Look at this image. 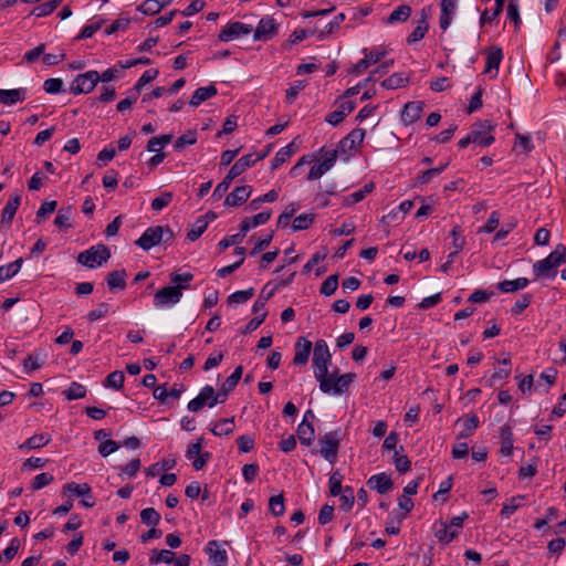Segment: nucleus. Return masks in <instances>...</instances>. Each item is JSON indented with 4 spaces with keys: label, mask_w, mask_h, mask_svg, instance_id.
I'll list each match as a JSON object with an SVG mask.
<instances>
[{
    "label": "nucleus",
    "mask_w": 566,
    "mask_h": 566,
    "mask_svg": "<svg viewBox=\"0 0 566 566\" xmlns=\"http://www.w3.org/2000/svg\"><path fill=\"white\" fill-rule=\"evenodd\" d=\"M109 258V248L105 244H97L78 253L77 262L90 269H96L102 266L103 263H106Z\"/></svg>",
    "instance_id": "20e7f679"
},
{
    "label": "nucleus",
    "mask_w": 566,
    "mask_h": 566,
    "mask_svg": "<svg viewBox=\"0 0 566 566\" xmlns=\"http://www.w3.org/2000/svg\"><path fill=\"white\" fill-rule=\"evenodd\" d=\"M503 57L502 50L500 48H495L490 51L486 55V64L484 73H490L492 70L497 71Z\"/></svg>",
    "instance_id": "c9c22d12"
},
{
    "label": "nucleus",
    "mask_w": 566,
    "mask_h": 566,
    "mask_svg": "<svg viewBox=\"0 0 566 566\" xmlns=\"http://www.w3.org/2000/svg\"><path fill=\"white\" fill-rule=\"evenodd\" d=\"M50 441H51V436H49V434H43V433L34 434V436L30 437L29 439H27L19 448L21 450L39 449V448H42V447L49 444Z\"/></svg>",
    "instance_id": "473e14b6"
},
{
    "label": "nucleus",
    "mask_w": 566,
    "mask_h": 566,
    "mask_svg": "<svg viewBox=\"0 0 566 566\" xmlns=\"http://www.w3.org/2000/svg\"><path fill=\"white\" fill-rule=\"evenodd\" d=\"M206 553L209 555L210 563L213 566H227V564H228L227 551L219 549L217 541L208 542V544L206 546Z\"/></svg>",
    "instance_id": "4be33fe9"
},
{
    "label": "nucleus",
    "mask_w": 566,
    "mask_h": 566,
    "mask_svg": "<svg viewBox=\"0 0 566 566\" xmlns=\"http://www.w3.org/2000/svg\"><path fill=\"white\" fill-rule=\"evenodd\" d=\"M64 495H74L82 497L81 504L84 507H93L95 505V497L92 494V488L87 483L69 482L63 486Z\"/></svg>",
    "instance_id": "1a4fd4ad"
},
{
    "label": "nucleus",
    "mask_w": 566,
    "mask_h": 566,
    "mask_svg": "<svg viewBox=\"0 0 566 566\" xmlns=\"http://www.w3.org/2000/svg\"><path fill=\"white\" fill-rule=\"evenodd\" d=\"M408 78L402 73H395L381 82V86L387 90H395L405 86Z\"/></svg>",
    "instance_id": "79ce46f5"
},
{
    "label": "nucleus",
    "mask_w": 566,
    "mask_h": 566,
    "mask_svg": "<svg viewBox=\"0 0 566 566\" xmlns=\"http://www.w3.org/2000/svg\"><path fill=\"white\" fill-rule=\"evenodd\" d=\"M394 465L400 473H406L411 468V462L406 454H400L399 450L395 451Z\"/></svg>",
    "instance_id": "864d4df0"
},
{
    "label": "nucleus",
    "mask_w": 566,
    "mask_h": 566,
    "mask_svg": "<svg viewBox=\"0 0 566 566\" xmlns=\"http://www.w3.org/2000/svg\"><path fill=\"white\" fill-rule=\"evenodd\" d=\"M253 295H254L253 287H250V289L243 290V291H237L228 297V303L242 304V303H245L248 300H250Z\"/></svg>",
    "instance_id": "5fc2aeb1"
},
{
    "label": "nucleus",
    "mask_w": 566,
    "mask_h": 566,
    "mask_svg": "<svg viewBox=\"0 0 566 566\" xmlns=\"http://www.w3.org/2000/svg\"><path fill=\"white\" fill-rule=\"evenodd\" d=\"M234 430V418H224L219 420L211 429L214 436H228Z\"/></svg>",
    "instance_id": "e433bc0d"
},
{
    "label": "nucleus",
    "mask_w": 566,
    "mask_h": 566,
    "mask_svg": "<svg viewBox=\"0 0 566 566\" xmlns=\"http://www.w3.org/2000/svg\"><path fill=\"white\" fill-rule=\"evenodd\" d=\"M423 102H409L405 105L401 113V120L405 125H411L417 122L423 112Z\"/></svg>",
    "instance_id": "aec40b11"
},
{
    "label": "nucleus",
    "mask_w": 566,
    "mask_h": 566,
    "mask_svg": "<svg viewBox=\"0 0 566 566\" xmlns=\"http://www.w3.org/2000/svg\"><path fill=\"white\" fill-rule=\"evenodd\" d=\"M365 135L366 132L363 128L353 129L339 142L338 150L343 154H346L347 151L355 149L363 143Z\"/></svg>",
    "instance_id": "dca6fc26"
},
{
    "label": "nucleus",
    "mask_w": 566,
    "mask_h": 566,
    "mask_svg": "<svg viewBox=\"0 0 566 566\" xmlns=\"http://www.w3.org/2000/svg\"><path fill=\"white\" fill-rule=\"evenodd\" d=\"M170 282L174 284V286H179L180 291L187 290L189 287L188 283L192 281L193 274L190 272H186L182 274L172 272L169 275Z\"/></svg>",
    "instance_id": "c03bdc74"
},
{
    "label": "nucleus",
    "mask_w": 566,
    "mask_h": 566,
    "mask_svg": "<svg viewBox=\"0 0 566 566\" xmlns=\"http://www.w3.org/2000/svg\"><path fill=\"white\" fill-rule=\"evenodd\" d=\"M243 367L238 366L233 373L226 379V381L222 384L220 390L218 391L219 397L221 398L222 402H224L228 398V395L235 388L239 380L242 377Z\"/></svg>",
    "instance_id": "5701e85b"
},
{
    "label": "nucleus",
    "mask_w": 566,
    "mask_h": 566,
    "mask_svg": "<svg viewBox=\"0 0 566 566\" xmlns=\"http://www.w3.org/2000/svg\"><path fill=\"white\" fill-rule=\"evenodd\" d=\"M252 187L251 186H239L235 187L224 200L226 207H240L243 205L251 196Z\"/></svg>",
    "instance_id": "a211bd4d"
},
{
    "label": "nucleus",
    "mask_w": 566,
    "mask_h": 566,
    "mask_svg": "<svg viewBox=\"0 0 566 566\" xmlns=\"http://www.w3.org/2000/svg\"><path fill=\"white\" fill-rule=\"evenodd\" d=\"M321 446L319 453L331 464L337 461V453L340 443L339 431H329L318 439Z\"/></svg>",
    "instance_id": "423d86ee"
},
{
    "label": "nucleus",
    "mask_w": 566,
    "mask_h": 566,
    "mask_svg": "<svg viewBox=\"0 0 566 566\" xmlns=\"http://www.w3.org/2000/svg\"><path fill=\"white\" fill-rule=\"evenodd\" d=\"M563 264L559 249L551 252L545 259L533 264V273L535 277L553 279L557 275V268Z\"/></svg>",
    "instance_id": "39448f33"
},
{
    "label": "nucleus",
    "mask_w": 566,
    "mask_h": 566,
    "mask_svg": "<svg viewBox=\"0 0 566 566\" xmlns=\"http://www.w3.org/2000/svg\"><path fill=\"white\" fill-rule=\"evenodd\" d=\"M197 142V132L196 130H188L187 133L179 136L175 144L174 148L177 151H181L186 146L193 145Z\"/></svg>",
    "instance_id": "37998d69"
},
{
    "label": "nucleus",
    "mask_w": 566,
    "mask_h": 566,
    "mask_svg": "<svg viewBox=\"0 0 566 566\" xmlns=\"http://www.w3.org/2000/svg\"><path fill=\"white\" fill-rule=\"evenodd\" d=\"M208 220L205 218H198L191 230L187 233V239L196 241L207 229Z\"/></svg>",
    "instance_id": "603ef678"
},
{
    "label": "nucleus",
    "mask_w": 566,
    "mask_h": 566,
    "mask_svg": "<svg viewBox=\"0 0 566 566\" xmlns=\"http://www.w3.org/2000/svg\"><path fill=\"white\" fill-rule=\"evenodd\" d=\"M342 481H343V476L342 474L338 472V471H335L334 473H332V475L329 476V493L333 495V496H337L342 493Z\"/></svg>",
    "instance_id": "69168bd1"
},
{
    "label": "nucleus",
    "mask_w": 566,
    "mask_h": 566,
    "mask_svg": "<svg viewBox=\"0 0 566 566\" xmlns=\"http://www.w3.org/2000/svg\"><path fill=\"white\" fill-rule=\"evenodd\" d=\"M62 2V0H49L46 2H43L39 6H36L32 11L31 14L41 18L51 14Z\"/></svg>",
    "instance_id": "4c0bfd02"
},
{
    "label": "nucleus",
    "mask_w": 566,
    "mask_h": 566,
    "mask_svg": "<svg viewBox=\"0 0 566 566\" xmlns=\"http://www.w3.org/2000/svg\"><path fill=\"white\" fill-rule=\"evenodd\" d=\"M158 74H159V72L156 69L146 70L133 87V91L135 92V94L138 95L140 93L142 88L146 84L153 82L158 76Z\"/></svg>",
    "instance_id": "ea45409f"
},
{
    "label": "nucleus",
    "mask_w": 566,
    "mask_h": 566,
    "mask_svg": "<svg viewBox=\"0 0 566 566\" xmlns=\"http://www.w3.org/2000/svg\"><path fill=\"white\" fill-rule=\"evenodd\" d=\"M266 155H268V153H264L256 157H254L253 154L244 155L234 163V165L230 168L228 174L233 179H235L238 176L243 174L248 168L253 166L256 161L262 160Z\"/></svg>",
    "instance_id": "f3484780"
},
{
    "label": "nucleus",
    "mask_w": 566,
    "mask_h": 566,
    "mask_svg": "<svg viewBox=\"0 0 566 566\" xmlns=\"http://www.w3.org/2000/svg\"><path fill=\"white\" fill-rule=\"evenodd\" d=\"M253 31L252 25L242 22L228 23L219 33L218 39L222 42H229Z\"/></svg>",
    "instance_id": "ddd939ff"
},
{
    "label": "nucleus",
    "mask_w": 566,
    "mask_h": 566,
    "mask_svg": "<svg viewBox=\"0 0 566 566\" xmlns=\"http://www.w3.org/2000/svg\"><path fill=\"white\" fill-rule=\"evenodd\" d=\"M505 0H495V9L492 13H490L488 10H484V12L481 14L480 18V25L483 27L488 22L494 21L503 11Z\"/></svg>",
    "instance_id": "49530a36"
},
{
    "label": "nucleus",
    "mask_w": 566,
    "mask_h": 566,
    "mask_svg": "<svg viewBox=\"0 0 566 566\" xmlns=\"http://www.w3.org/2000/svg\"><path fill=\"white\" fill-rule=\"evenodd\" d=\"M458 0H441L440 28L447 30L455 13Z\"/></svg>",
    "instance_id": "b1692460"
},
{
    "label": "nucleus",
    "mask_w": 566,
    "mask_h": 566,
    "mask_svg": "<svg viewBox=\"0 0 566 566\" xmlns=\"http://www.w3.org/2000/svg\"><path fill=\"white\" fill-rule=\"evenodd\" d=\"M269 510L274 516H282L285 512L284 496L277 494L269 500Z\"/></svg>",
    "instance_id": "a18cd8bd"
},
{
    "label": "nucleus",
    "mask_w": 566,
    "mask_h": 566,
    "mask_svg": "<svg viewBox=\"0 0 566 566\" xmlns=\"http://www.w3.org/2000/svg\"><path fill=\"white\" fill-rule=\"evenodd\" d=\"M124 380H125L124 373L120 370H115L106 377L104 385L106 387H111L116 390H119L123 388Z\"/></svg>",
    "instance_id": "de8ad7c7"
},
{
    "label": "nucleus",
    "mask_w": 566,
    "mask_h": 566,
    "mask_svg": "<svg viewBox=\"0 0 566 566\" xmlns=\"http://www.w3.org/2000/svg\"><path fill=\"white\" fill-rule=\"evenodd\" d=\"M294 142H292L290 145L281 148L274 156L272 160L271 168L272 170L277 169L281 165H283L286 160L290 159V157L295 153V149L293 148Z\"/></svg>",
    "instance_id": "f704fd0d"
},
{
    "label": "nucleus",
    "mask_w": 566,
    "mask_h": 566,
    "mask_svg": "<svg viewBox=\"0 0 566 566\" xmlns=\"http://www.w3.org/2000/svg\"><path fill=\"white\" fill-rule=\"evenodd\" d=\"M22 262L23 260L20 258L9 263L7 266H0V283L14 276L19 272Z\"/></svg>",
    "instance_id": "a19ab883"
},
{
    "label": "nucleus",
    "mask_w": 566,
    "mask_h": 566,
    "mask_svg": "<svg viewBox=\"0 0 566 566\" xmlns=\"http://www.w3.org/2000/svg\"><path fill=\"white\" fill-rule=\"evenodd\" d=\"M494 125L490 120H480L472 126L471 132L458 145L460 148H465L470 144H478L481 146H490L494 142V136L491 134Z\"/></svg>",
    "instance_id": "f03ea898"
},
{
    "label": "nucleus",
    "mask_w": 566,
    "mask_h": 566,
    "mask_svg": "<svg viewBox=\"0 0 566 566\" xmlns=\"http://www.w3.org/2000/svg\"><path fill=\"white\" fill-rule=\"evenodd\" d=\"M126 271L115 270L108 273L106 277L107 285L111 290H124L126 287Z\"/></svg>",
    "instance_id": "7c9ffc66"
},
{
    "label": "nucleus",
    "mask_w": 566,
    "mask_h": 566,
    "mask_svg": "<svg viewBox=\"0 0 566 566\" xmlns=\"http://www.w3.org/2000/svg\"><path fill=\"white\" fill-rule=\"evenodd\" d=\"M295 355L293 358V364L303 366L307 363L311 350L312 343L305 337H298L294 345Z\"/></svg>",
    "instance_id": "6ab92c4d"
},
{
    "label": "nucleus",
    "mask_w": 566,
    "mask_h": 566,
    "mask_svg": "<svg viewBox=\"0 0 566 566\" xmlns=\"http://www.w3.org/2000/svg\"><path fill=\"white\" fill-rule=\"evenodd\" d=\"M163 8H165V3H160V0H145L138 7V10L144 14L153 15L158 13Z\"/></svg>",
    "instance_id": "09e8293b"
},
{
    "label": "nucleus",
    "mask_w": 566,
    "mask_h": 566,
    "mask_svg": "<svg viewBox=\"0 0 566 566\" xmlns=\"http://www.w3.org/2000/svg\"><path fill=\"white\" fill-rule=\"evenodd\" d=\"M174 555L175 554L171 551H168V549H161V551L153 549L151 554H150V557H149V563L151 565H156V564H159V563L169 564V563H172Z\"/></svg>",
    "instance_id": "58836bf2"
},
{
    "label": "nucleus",
    "mask_w": 566,
    "mask_h": 566,
    "mask_svg": "<svg viewBox=\"0 0 566 566\" xmlns=\"http://www.w3.org/2000/svg\"><path fill=\"white\" fill-rule=\"evenodd\" d=\"M21 197L19 193H15L12 196L8 202L6 203L2 214H1V222L6 224H10L13 220V217L20 206Z\"/></svg>",
    "instance_id": "bb28decb"
},
{
    "label": "nucleus",
    "mask_w": 566,
    "mask_h": 566,
    "mask_svg": "<svg viewBox=\"0 0 566 566\" xmlns=\"http://www.w3.org/2000/svg\"><path fill=\"white\" fill-rule=\"evenodd\" d=\"M458 422H462L463 424V430H461L457 436L458 439L468 438L480 424L479 418L474 413L460 418Z\"/></svg>",
    "instance_id": "c85d7f7f"
},
{
    "label": "nucleus",
    "mask_w": 566,
    "mask_h": 566,
    "mask_svg": "<svg viewBox=\"0 0 566 566\" xmlns=\"http://www.w3.org/2000/svg\"><path fill=\"white\" fill-rule=\"evenodd\" d=\"M314 31L306 30V29H296L293 31V33L290 35L289 40L285 43V46L294 45L304 39H306L310 35H313Z\"/></svg>",
    "instance_id": "e2e57ef3"
},
{
    "label": "nucleus",
    "mask_w": 566,
    "mask_h": 566,
    "mask_svg": "<svg viewBox=\"0 0 566 566\" xmlns=\"http://www.w3.org/2000/svg\"><path fill=\"white\" fill-rule=\"evenodd\" d=\"M109 304L108 303H99L95 310H92L87 314V319L90 322H95L97 319H101L105 317L109 312Z\"/></svg>",
    "instance_id": "0e129e2a"
},
{
    "label": "nucleus",
    "mask_w": 566,
    "mask_h": 566,
    "mask_svg": "<svg viewBox=\"0 0 566 566\" xmlns=\"http://www.w3.org/2000/svg\"><path fill=\"white\" fill-rule=\"evenodd\" d=\"M218 403H223L219 394L214 391L212 386L207 385L200 390L196 398L189 401L188 410L191 412H198L205 406L212 408Z\"/></svg>",
    "instance_id": "6e6552de"
},
{
    "label": "nucleus",
    "mask_w": 566,
    "mask_h": 566,
    "mask_svg": "<svg viewBox=\"0 0 566 566\" xmlns=\"http://www.w3.org/2000/svg\"><path fill=\"white\" fill-rule=\"evenodd\" d=\"M27 98L25 88L1 90L0 88V103L3 105H13L18 102H23Z\"/></svg>",
    "instance_id": "a878e982"
},
{
    "label": "nucleus",
    "mask_w": 566,
    "mask_h": 566,
    "mask_svg": "<svg viewBox=\"0 0 566 566\" xmlns=\"http://www.w3.org/2000/svg\"><path fill=\"white\" fill-rule=\"evenodd\" d=\"M174 239V232L168 227L154 226L147 228L144 233L135 241L144 251H149L155 245L161 242H171Z\"/></svg>",
    "instance_id": "7ed1b4c3"
},
{
    "label": "nucleus",
    "mask_w": 566,
    "mask_h": 566,
    "mask_svg": "<svg viewBox=\"0 0 566 566\" xmlns=\"http://www.w3.org/2000/svg\"><path fill=\"white\" fill-rule=\"evenodd\" d=\"M276 34V23L272 17H263L254 31L255 41H268Z\"/></svg>",
    "instance_id": "4468645a"
},
{
    "label": "nucleus",
    "mask_w": 566,
    "mask_h": 566,
    "mask_svg": "<svg viewBox=\"0 0 566 566\" xmlns=\"http://www.w3.org/2000/svg\"><path fill=\"white\" fill-rule=\"evenodd\" d=\"M64 395L67 400H76L84 398L86 395V388L78 384V382H72L70 387L64 391Z\"/></svg>",
    "instance_id": "8fccbe9b"
},
{
    "label": "nucleus",
    "mask_w": 566,
    "mask_h": 566,
    "mask_svg": "<svg viewBox=\"0 0 566 566\" xmlns=\"http://www.w3.org/2000/svg\"><path fill=\"white\" fill-rule=\"evenodd\" d=\"M331 360L332 355L329 353V348L326 340H316L313 353L314 376L323 377L325 373L328 370Z\"/></svg>",
    "instance_id": "0eeeda50"
},
{
    "label": "nucleus",
    "mask_w": 566,
    "mask_h": 566,
    "mask_svg": "<svg viewBox=\"0 0 566 566\" xmlns=\"http://www.w3.org/2000/svg\"><path fill=\"white\" fill-rule=\"evenodd\" d=\"M20 548V541L18 538H12L10 541L9 546L0 554V563L2 560L10 562L17 555Z\"/></svg>",
    "instance_id": "680f3d73"
},
{
    "label": "nucleus",
    "mask_w": 566,
    "mask_h": 566,
    "mask_svg": "<svg viewBox=\"0 0 566 566\" xmlns=\"http://www.w3.org/2000/svg\"><path fill=\"white\" fill-rule=\"evenodd\" d=\"M429 30V22L427 14L424 11H422L421 19L418 21V25L415 28V30L408 35L407 42L408 44L416 43L420 40H422L426 35V33Z\"/></svg>",
    "instance_id": "cd10ccee"
},
{
    "label": "nucleus",
    "mask_w": 566,
    "mask_h": 566,
    "mask_svg": "<svg viewBox=\"0 0 566 566\" xmlns=\"http://www.w3.org/2000/svg\"><path fill=\"white\" fill-rule=\"evenodd\" d=\"M172 192H163L159 197L155 198L153 201H151V209L154 211H160L163 210L164 208H166L167 206H169V203L172 201Z\"/></svg>",
    "instance_id": "052dcab7"
},
{
    "label": "nucleus",
    "mask_w": 566,
    "mask_h": 566,
    "mask_svg": "<svg viewBox=\"0 0 566 566\" xmlns=\"http://www.w3.org/2000/svg\"><path fill=\"white\" fill-rule=\"evenodd\" d=\"M99 82V74L97 71H88L78 74L72 83L71 91L74 94H87L94 90Z\"/></svg>",
    "instance_id": "9b49d317"
},
{
    "label": "nucleus",
    "mask_w": 566,
    "mask_h": 566,
    "mask_svg": "<svg viewBox=\"0 0 566 566\" xmlns=\"http://www.w3.org/2000/svg\"><path fill=\"white\" fill-rule=\"evenodd\" d=\"M217 93H218L217 87L213 84H210V85L203 86V87H199L195 91L193 95L191 96V98L189 101V104L192 107H197L201 103L216 96Z\"/></svg>",
    "instance_id": "393cba45"
},
{
    "label": "nucleus",
    "mask_w": 566,
    "mask_h": 566,
    "mask_svg": "<svg viewBox=\"0 0 566 566\" xmlns=\"http://www.w3.org/2000/svg\"><path fill=\"white\" fill-rule=\"evenodd\" d=\"M411 15V7L407 4H401L397 7L387 18V23L394 24L397 22H405Z\"/></svg>",
    "instance_id": "72a5a7b5"
},
{
    "label": "nucleus",
    "mask_w": 566,
    "mask_h": 566,
    "mask_svg": "<svg viewBox=\"0 0 566 566\" xmlns=\"http://www.w3.org/2000/svg\"><path fill=\"white\" fill-rule=\"evenodd\" d=\"M140 520L146 525L155 526L159 523L160 515L155 509L147 507L140 512Z\"/></svg>",
    "instance_id": "6e6d98bb"
},
{
    "label": "nucleus",
    "mask_w": 566,
    "mask_h": 566,
    "mask_svg": "<svg viewBox=\"0 0 566 566\" xmlns=\"http://www.w3.org/2000/svg\"><path fill=\"white\" fill-rule=\"evenodd\" d=\"M339 500L342 502V505L340 507L348 512L352 510L353 505H354V502H355V496H354V490L353 488L350 486H346L344 490H343V493L339 494Z\"/></svg>",
    "instance_id": "bf43d9fd"
},
{
    "label": "nucleus",
    "mask_w": 566,
    "mask_h": 566,
    "mask_svg": "<svg viewBox=\"0 0 566 566\" xmlns=\"http://www.w3.org/2000/svg\"><path fill=\"white\" fill-rule=\"evenodd\" d=\"M72 210L71 208H63L57 211V214L54 219V224L59 228H71L72 224L70 222L71 220Z\"/></svg>",
    "instance_id": "13d9d810"
},
{
    "label": "nucleus",
    "mask_w": 566,
    "mask_h": 566,
    "mask_svg": "<svg viewBox=\"0 0 566 566\" xmlns=\"http://www.w3.org/2000/svg\"><path fill=\"white\" fill-rule=\"evenodd\" d=\"M119 449V444L111 439H106L102 441L98 446V452L102 457H107L111 453L117 451Z\"/></svg>",
    "instance_id": "774afa93"
},
{
    "label": "nucleus",
    "mask_w": 566,
    "mask_h": 566,
    "mask_svg": "<svg viewBox=\"0 0 566 566\" xmlns=\"http://www.w3.org/2000/svg\"><path fill=\"white\" fill-rule=\"evenodd\" d=\"M528 283L530 281L526 277H518L512 281L504 280L497 284V289L502 293H512L525 289Z\"/></svg>",
    "instance_id": "c756f323"
},
{
    "label": "nucleus",
    "mask_w": 566,
    "mask_h": 566,
    "mask_svg": "<svg viewBox=\"0 0 566 566\" xmlns=\"http://www.w3.org/2000/svg\"><path fill=\"white\" fill-rule=\"evenodd\" d=\"M367 485L369 489L376 490L379 494H386L392 489L394 483L390 476L382 472L371 475L367 481Z\"/></svg>",
    "instance_id": "412c9836"
},
{
    "label": "nucleus",
    "mask_w": 566,
    "mask_h": 566,
    "mask_svg": "<svg viewBox=\"0 0 566 566\" xmlns=\"http://www.w3.org/2000/svg\"><path fill=\"white\" fill-rule=\"evenodd\" d=\"M338 286V275H329L321 285V294L331 296L335 293Z\"/></svg>",
    "instance_id": "4d7b16f0"
},
{
    "label": "nucleus",
    "mask_w": 566,
    "mask_h": 566,
    "mask_svg": "<svg viewBox=\"0 0 566 566\" xmlns=\"http://www.w3.org/2000/svg\"><path fill=\"white\" fill-rule=\"evenodd\" d=\"M297 438L303 446L310 447L315 439V429L313 424L300 423L296 430Z\"/></svg>",
    "instance_id": "2f4dec72"
},
{
    "label": "nucleus",
    "mask_w": 566,
    "mask_h": 566,
    "mask_svg": "<svg viewBox=\"0 0 566 566\" xmlns=\"http://www.w3.org/2000/svg\"><path fill=\"white\" fill-rule=\"evenodd\" d=\"M468 518L467 513L451 518L450 524L442 523L441 528L437 531L436 536L440 542L446 544L452 542L458 536V531L463 526V522Z\"/></svg>",
    "instance_id": "f8f14e48"
},
{
    "label": "nucleus",
    "mask_w": 566,
    "mask_h": 566,
    "mask_svg": "<svg viewBox=\"0 0 566 566\" xmlns=\"http://www.w3.org/2000/svg\"><path fill=\"white\" fill-rule=\"evenodd\" d=\"M533 296L528 293L521 295V297L514 303L511 312L513 315L521 314L526 307L530 306Z\"/></svg>",
    "instance_id": "338daca9"
},
{
    "label": "nucleus",
    "mask_w": 566,
    "mask_h": 566,
    "mask_svg": "<svg viewBox=\"0 0 566 566\" xmlns=\"http://www.w3.org/2000/svg\"><path fill=\"white\" fill-rule=\"evenodd\" d=\"M385 51H370L364 50V59L359 60L353 67L350 69V74L359 75L365 70H367L371 64L379 62L385 56Z\"/></svg>",
    "instance_id": "2eb2a0df"
},
{
    "label": "nucleus",
    "mask_w": 566,
    "mask_h": 566,
    "mask_svg": "<svg viewBox=\"0 0 566 566\" xmlns=\"http://www.w3.org/2000/svg\"><path fill=\"white\" fill-rule=\"evenodd\" d=\"M314 222V214L303 213L297 216L292 223V228L294 231H301L308 229Z\"/></svg>",
    "instance_id": "3c124183"
},
{
    "label": "nucleus",
    "mask_w": 566,
    "mask_h": 566,
    "mask_svg": "<svg viewBox=\"0 0 566 566\" xmlns=\"http://www.w3.org/2000/svg\"><path fill=\"white\" fill-rule=\"evenodd\" d=\"M182 292L179 286H165L158 290L154 295V305L157 308L172 306L180 302Z\"/></svg>",
    "instance_id": "9d476101"
},
{
    "label": "nucleus",
    "mask_w": 566,
    "mask_h": 566,
    "mask_svg": "<svg viewBox=\"0 0 566 566\" xmlns=\"http://www.w3.org/2000/svg\"><path fill=\"white\" fill-rule=\"evenodd\" d=\"M315 378L319 382V389L324 394H332L335 396H339L348 389L350 384L356 378V374L347 373L344 375H338L337 371H333L332 374H328V370H327L323 377L315 376Z\"/></svg>",
    "instance_id": "f257e3e1"
}]
</instances>
